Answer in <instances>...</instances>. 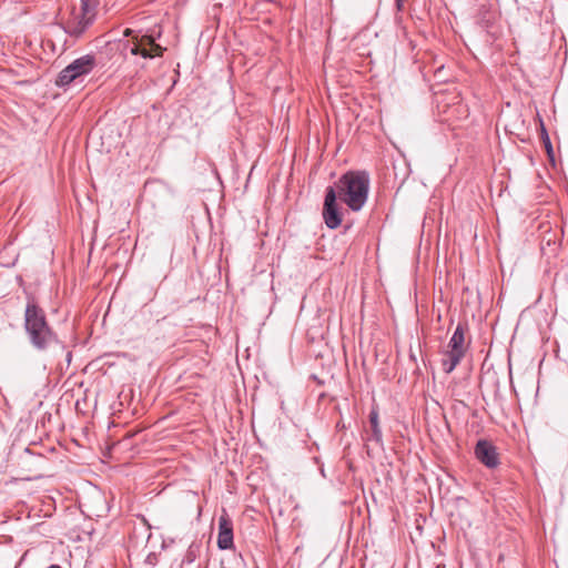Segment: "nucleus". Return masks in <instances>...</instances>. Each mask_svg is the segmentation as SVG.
<instances>
[{
    "mask_svg": "<svg viewBox=\"0 0 568 568\" xmlns=\"http://www.w3.org/2000/svg\"><path fill=\"white\" fill-rule=\"evenodd\" d=\"M336 189L327 186L325 191L323 217L328 229H337L342 223V213L337 204Z\"/></svg>",
    "mask_w": 568,
    "mask_h": 568,
    "instance_id": "39448f33",
    "label": "nucleus"
},
{
    "mask_svg": "<svg viewBox=\"0 0 568 568\" xmlns=\"http://www.w3.org/2000/svg\"><path fill=\"white\" fill-rule=\"evenodd\" d=\"M336 196L352 211L357 212L365 205L369 190V175L365 171H349L333 185Z\"/></svg>",
    "mask_w": 568,
    "mask_h": 568,
    "instance_id": "f03ea898",
    "label": "nucleus"
},
{
    "mask_svg": "<svg viewBox=\"0 0 568 568\" xmlns=\"http://www.w3.org/2000/svg\"><path fill=\"white\" fill-rule=\"evenodd\" d=\"M369 423H371V426H372V433L371 435L368 436V440H374L376 442L377 444H382V429L379 427V418H378V413L377 410L373 409L371 410L369 413Z\"/></svg>",
    "mask_w": 568,
    "mask_h": 568,
    "instance_id": "9d476101",
    "label": "nucleus"
},
{
    "mask_svg": "<svg viewBox=\"0 0 568 568\" xmlns=\"http://www.w3.org/2000/svg\"><path fill=\"white\" fill-rule=\"evenodd\" d=\"M476 458L488 468H495L499 465L496 447L486 439H480L475 446Z\"/></svg>",
    "mask_w": 568,
    "mask_h": 568,
    "instance_id": "6e6552de",
    "label": "nucleus"
},
{
    "mask_svg": "<svg viewBox=\"0 0 568 568\" xmlns=\"http://www.w3.org/2000/svg\"><path fill=\"white\" fill-rule=\"evenodd\" d=\"M82 1L81 12L74 13L73 18L70 19L65 24V32L70 36L79 38L87 27L90 24L92 16L88 17L89 13V4L85 0Z\"/></svg>",
    "mask_w": 568,
    "mask_h": 568,
    "instance_id": "0eeeda50",
    "label": "nucleus"
},
{
    "mask_svg": "<svg viewBox=\"0 0 568 568\" xmlns=\"http://www.w3.org/2000/svg\"><path fill=\"white\" fill-rule=\"evenodd\" d=\"M406 0H395L396 8L398 11H402L404 9V3Z\"/></svg>",
    "mask_w": 568,
    "mask_h": 568,
    "instance_id": "f8f14e48",
    "label": "nucleus"
},
{
    "mask_svg": "<svg viewBox=\"0 0 568 568\" xmlns=\"http://www.w3.org/2000/svg\"><path fill=\"white\" fill-rule=\"evenodd\" d=\"M164 49L155 42L152 36L144 34L132 40L130 52L133 55H141L144 59L161 57Z\"/></svg>",
    "mask_w": 568,
    "mask_h": 568,
    "instance_id": "423d86ee",
    "label": "nucleus"
},
{
    "mask_svg": "<svg viewBox=\"0 0 568 568\" xmlns=\"http://www.w3.org/2000/svg\"><path fill=\"white\" fill-rule=\"evenodd\" d=\"M132 32H133V31H132L131 29H125L123 34H124L125 37H129V36H131V34H132Z\"/></svg>",
    "mask_w": 568,
    "mask_h": 568,
    "instance_id": "ddd939ff",
    "label": "nucleus"
},
{
    "mask_svg": "<svg viewBox=\"0 0 568 568\" xmlns=\"http://www.w3.org/2000/svg\"><path fill=\"white\" fill-rule=\"evenodd\" d=\"M97 65V61L94 55L85 54L78 59H75L73 62H71L69 65H67L58 75L55 80V84L58 87H67L71 82L80 79L83 75L89 74L94 67Z\"/></svg>",
    "mask_w": 568,
    "mask_h": 568,
    "instance_id": "20e7f679",
    "label": "nucleus"
},
{
    "mask_svg": "<svg viewBox=\"0 0 568 568\" xmlns=\"http://www.w3.org/2000/svg\"><path fill=\"white\" fill-rule=\"evenodd\" d=\"M233 545L232 523L225 516H221L219 520V538L217 546L220 549H229Z\"/></svg>",
    "mask_w": 568,
    "mask_h": 568,
    "instance_id": "1a4fd4ad",
    "label": "nucleus"
},
{
    "mask_svg": "<svg viewBox=\"0 0 568 568\" xmlns=\"http://www.w3.org/2000/svg\"><path fill=\"white\" fill-rule=\"evenodd\" d=\"M48 568H61L59 565H51Z\"/></svg>",
    "mask_w": 568,
    "mask_h": 568,
    "instance_id": "4468645a",
    "label": "nucleus"
},
{
    "mask_svg": "<svg viewBox=\"0 0 568 568\" xmlns=\"http://www.w3.org/2000/svg\"><path fill=\"white\" fill-rule=\"evenodd\" d=\"M24 331L31 345L38 351L47 349L57 341L44 311L34 298H29L24 311Z\"/></svg>",
    "mask_w": 568,
    "mask_h": 568,
    "instance_id": "f257e3e1",
    "label": "nucleus"
},
{
    "mask_svg": "<svg viewBox=\"0 0 568 568\" xmlns=\"http://www.w3.org/2000/svg\"><path fill=\"white\" fill-rule=\"evenodd\" d=\"M541 138H542V141H544L547 152L551 153L552 152L551 142H550L548 133L542 124H541Z\"/></svg>",
    "mask_w": 568,
    "mask_h": 568,
    "instance_id": "9b49d317",
    "label": "nucleus"
},
{
    "mask_svg": "<svg viewBox=\"0 0 568 568\" xmlns=\"http://www.w3.org/2000/svg\"><path fill=\"white\" fill-rule=\"evenodd\" d=\"M465 331V326L458 324L448 342L447 351L444 354L445 358L443 359V368L446 373H452L465 356L467 349Z\"/></svg>",
    "mask_w": 568,
    "mask_h": 568,
    "instance_id": "7ed1b4c3",
    "label": "nucleus"
}]
</instances>
